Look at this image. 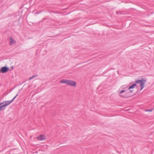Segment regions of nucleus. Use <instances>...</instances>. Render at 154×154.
Instances as JSON below:
<instances>
[{
  "instance_id": "nucleus-1",
  "label": "nucleus",
  "mask_w": 154,
  "mask_h": 154,
  "mask_svg": "<svg viewBox=\"0 0 154 154\" xmlns=\"http://www.w3.org/2000/svg\"><path fill=\"white\" fill-rule=\"evenodd\" d=\"M60 83L65 84L72 87H75L76 86V82L72 80L62 79L60 82Z\"/></svg>"
},
{
  "instance_id": "nucleus-2",
  "label": "nucleus",
  "mask_w": 154,
  "mask_h": 154,
  "mask_svg": "<svg viewBox=\"0 0 154 154\" xmlns=\"http://www.w3.org/2000/svg\"><path fill=\"white\" fill-rule=\"evenodd\" d=\"M143 79H142L137 80L135 81L136 84L140 83V87H141L140 90H141L144 87V84L146 83V80H143Z\"/></svg>"
},
{
  "instance_id": "nucleus-3",
  "label": "nucleus",
  "mask_w": 154,
  "mask_h": 154,
  "mask_svg": "<svg viewBox=\"0 0 154 154\" xmlns=\"http://www.w3.org/2000/svg\"><path fill=\"white\" fill-rule=\"evenodd\" d=\"M12 102V100L6 101L5 103L3 102L0 103V111L2 110V109L3 107L7 106Z\"/></svg>"
},
{
  "instance_id": "nucleus-4",
  "label": "nucleus",
  "mask_w": 154,
  "mask_h": 154,
  "mask_svg": "<svg viewBox=\"0 0 154 154\" xmlns=\"http://www.w3.org/2000/svg\"><path fill=\"white\" fill-rule=\"evenodd\" d=\"M9 70V68L7 66H3L0 69V72L5 73L7 72Z\"/></svg>"
},
{
  "instance_id": "nucleus-5",
  "label": "nucleus",
  "mask_w": 154,
  "mask_h": 154,
  "mask_svg": "<svg viewBox=\"0 0 154 154\" xmlns=\"http://www.w3.org/2000/svg\"><path fill=\"white\" fill-rule=\"evenodd\" d=\"M37 139L39 140L42 141L46 139V136L45 135H40L36 138Z\"/></svg>"
},
{
  "instance_id": "nucleus-6",
  "label": "nucleus",
  "mask_w": 154,
  "mask_h": 154,
  "mask_svg": "<svg viewBox=\"0 0 154 154\" xmlns=\"http://www.w3.org/2000/svg\"><path fill=\"white\" fill-rule=\"evenodd\" d=\"M119 96L121 97L127 98L128 97V93L125 92L124 94L119 93Z\"/></svg>"
},
{
  "instance_id": "nucleus-7",
  "label": "nucleus",
  "mask_w": 154,
  "mask_h": 154,
  "mask_svg": "<svg viewBox=\"0 0 154 154\" xmlns=\"http://www.w3.org/2000/svg\"><path fill=\"white\" fill-rule=\"evenodd\" d=\"M9 38L10 45L11 46L14 43H16V41L11 36Z\"/></svg>"
},
{
  "instance_id": "nucleus-8",
  "label": "nucleus",
  "mask_w": 154,
  "mask_h": 154,
  "mask_svg": "<svg viewBox=\"0 0 154 154\" xmlns=\"http://www.w3.org/2000/svg\"><path fill=\"white\" fill-rule=\"evenodd\" d=\"M136 83L133 84L131 86H130L128 88V90H129L131 89H133L134 88V87L136 86Z\"/></svg>"
},
{
  "instance_id": "nucleus-9",
  "label": "nucleus",
  "mask_w": 154,
  "mask_h": 154,
  "mask_svg": "<svg viewBox=\"0 0 154 154\" xmlns=\"http://www.w3.org/2000/svg\"><path fill=\"white\" fill-rule=\"evenodd\" d=\"M38 75H32V76H31V77H30L29 78V79L30 80H31V79L37 77L38 76Z\"/></svg>"
},
{
  "instance_id": "nucleus-10",
  "label": "nucleus",
  "mask_w": 154,
  "mask_h": 154,
  "mask_svg": "<svg viewBox=\"0 0 154 154\" xmlns=\"http://www.w3.org/2000/svg\"><path fill=\"white\" fill-rule=\"evenodd\" d=\"M125 90H122L119 92V93H123V92H125Z\"/></svg>"
},
{
  "instance_id": "nucleus-11",
  "label": "nucleus",
  "mask_w": 154,
  "mask_h": 154,
  "mask_svg": "<svg viewBox=\"0 0 154 154\" xmlns=\"http://www.w3.org/2000/svg\"><path fill=\"white\" fill-rule=\"evenodd\" d=\"M19 94H16V95L14 97V98L12 100H12V102L13 100L15 99L17 97L18 95Z\"/></svg>"
},
{
  "instance_id": "nucleus-12",
  "label": "nucleus",
  "mask_w": 154,
  "mask_h": 154,
  "mask_svg": "<svg viewBox=\"0 0 154 154\" xmlns=\"http://www.w3.org/2000/svg\"><path fill=\"white\" fill-rule=\"evenodd\" d=\"M153 110V109H149L146 110V111L147 112H151Z\"/></svg>"
},
{
  "instance_id": "nucleus-13",
  "label": "nucleus",
  "mask_w": 154,
  "mask_h": 154,
  "mask_svg": "<svg viewBox=\"0 0 154 154\" xmlns=\"http://www.w3.org/2000/svg\"><path fill=\"white\" fill-rule=\"evenodd\" d=\"M130 91L131 93H132L133 91L131 90H130Z\"/></svg>"
}]
</instances>
